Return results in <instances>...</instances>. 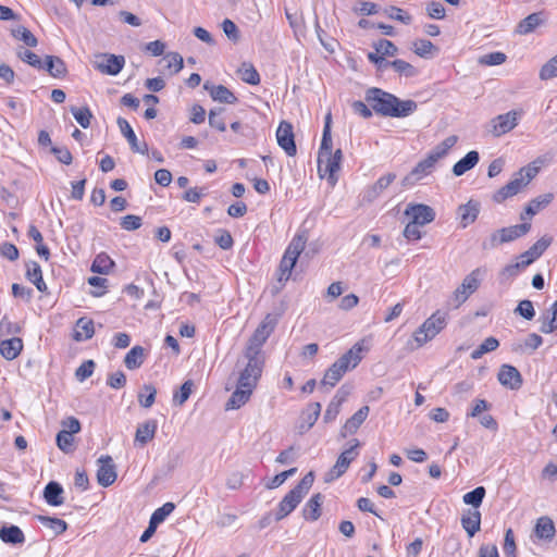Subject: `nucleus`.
Listing matches in <instances>:
<instances>
[{
    "label": "nucleus",
    "instance_id": "nucleus-39",
    "mask_svg": "<svg viewBox=\"0 0 557 557\" xmlns=\"http://www.w3.org/2000/svg\"><path fill=\"white\" fill-rule=\"evenodd\" d=\"M162 61L165 63L164 67L169 75L180 73L184 66L183 57L178 52H168Z\"/></svg>",
    "mask_w": 557,
    "mask_h": 557
},
{
    "label": "nucleus",
    "instance_id": "nucleus-58",
    "mask_svg": "<svg viewBox=\"0 0 557 557\" xmlns=\"http://www.w3.org/2000/svg\"><path fill=\"white\" fill-rule=\"evenodd\" d=\"M386 13L389 18L399 21L406 25L410 24L412 21L411 15L407 11H405L398 7L388 8L386 10Z\"/></svg>",
    "mask_w": 557,
    "mask_h": 557
},
{
    "label": "nucleus",
    "instance_id": "nucleus-61",
    "mask_svg": "<svg viewBox=\"0 0 557 557\" xmlns=\"http://www.w3.org/2000/svg\"><path fill=\"white\" fill-rule=\"evenodd\" d=\"M506 54L500 51H495L483 55L480 63L484 65H500L506 61Z\"/></svg>",
    "mask_w": 557,
    "mask_h": 557
},
{
    "label": "nucleus",
    "instance_id": "nucleus-22",
    "mask_svg": "<svg viewBox=\"0 0 557 557\" xmlns=\"http://www.w3.org/2000/svg\"><path fill=\"white\" fill-rule=\"evenodd\" d=\"M205 89L209 91L214 101L221 103H235L237 97L227 87L223 85H210L208 82L203 85Z\"/></svg>",
    "mask_w": 557,
    "mask_h": 557
},
{
    "label": "nucleus",
    "instance_id": "nucleus-51",
    "mask_svg": "<svg viewBox=\"0 0 557 557\" xmlns=\"http://www.w3.org/2000/svg\"><path fill=\"white\" fill-rule=\"evenodd\" d=\"M321 413L320 403H312L301 413V420L313 426Z\"/></svg>",
    "mask_w": 557,
    "mask_h": 557
},
{
    "label": "nucleus",
    "instance_id": "nucleus-46",
    "mask_svg": "<svg viewBox=\"0 0 557 557\" xmlns=\"http://www.w3.org/2000/svg\"><path fill=\"white\" fill-rule=\"evenodd\" d=\"M486 491L484 486H478L471 492H468L463 495V503L467 505H471L474 509H478L482 504L485 497Z\"/></svg>",
    "mask_w": 557,
    "mask_h": 557
},
{
    "label": "nucleus",
    "instance_id": "nucleus-30",
    "mask_svg": "<svg viewBox=\"0 0 557 557\" xmlns=\"http://www.w3.org/2000/svg\"><path fill=\"white\" fill-rule=\"evenodd\" d=\"M147 349L136 345L125 355L124 364L128 370L138 369L147 357Z\"/></svg>",
    "mask_w": 557,
    "mask_h": 557
},
{
    "label": "nucleus",
    "instance_id": "nucleus-47",
    "mask_svg": "<svg viewBox=\"0 0 557 557\" xmlns=\"http://www.w3.org/2000/svg\"><path fill=\"white\" fill-rule=\"evenodd\" d=\"M21 332L17 323L12 322L8 317H3L0 321V339L16 337L15 335Z\"/></svg>",
    "mask_w": 557,
    "mask_h": 557
},
{
    "label": "nucleus",
    "instance_id": "nucleus-26",
    "mask_svg": "<svg viewBox=\"0 0 557 557\" xmlns=\"http://www.w3.org/2000/svg\"><path fill=\"white\" fill-rule=\"evenodd\" d=\"M116 123L119 125L121 133L128 141L133 151L140 152V153L147 152V145L144 144L143 147H139L137 136H136L135 132L133 131L131 124L125 119L119 117Z\"/></svg>",
    "mask_w": 557,
    "mask_h": 557
},
{
    "label": "nucleus",
    "instance_id": "nucleus-5",
    "mask_svg": "<svg viewBox=\"0 0 557 557\" xmlns=\"http://www.w3.org/2000/svg\"><path fill=\"white\" fill-rule=\"evenodd\" d=\"M457 140L458 138L455 135L445 138L426 156V158L418 162L405 181H419L428 176L434 169L436 162L448 153V151L457 144Z\"/></svg>",
    "mask_w": 557,
    "mask_h": 557
},
{
    "label": "nucleus",
    "instance_id": "nucleus-59",
    "mask_svg": "<svg viewBox=\"0 0 557 557\" xmlns=\"http://www.w3.org/2000/svg\"><path fill=\"white\" fill-rule=\"evenodd\" d=\"M214 242L220 248L224 250L231 249L234 245V239L227 230H219Z\"/></svg>",
    "mask_w": 557,
    "mask_h": 557
},
{
    "label": "nucleus",
    "instance_id": "nucleus-13",
    "mask_svg": "<svg viewBox=\"0 0 557 557\" xmlns=\"http://www.w3.org/2000/svg\"><path fill=\"white\" fill-rule=\"evenodd\" d=\"M99 468L97 470L98 484L108 487L116 480V470L113 459L109 455H102L98 459Z\"/></svg>",
    "mask_w": 557,
    "mask_h": 557
},
{
    "label": "nucleus",
    "instance_id": "nucleus-33",
    "mask_svg": "<svg viewBox=\"0 0 557 557\" xmlns=\"http://www.w3.org/2000/svg\"><path fill=\"white\" fill-rule=\"evenodd\" d=\"M479 153L475 150L469 151L462 159L456 162L453 166V173L456 176H461L469 170L473 169L479 162Z\"/></svg>",
    "mask_w": 557,
    "mask_h": 557
},
{
    "label": "nucleus",
    "instance_id": "nucleus-45",
    "mask_svg": "<svg viewBox=\"0 0 557 557\" xmlns=\"http://www.w3.org/2000/svg\"><path fill=\"white\" fill-rule=\"evenodd\" d=\"M499 342L497 338L490 336L483 341L481 345H479L472 352V359H480L485 354L494 351L498 348Z\"/></svg>",
    "mask_w": 557,
    "mask_h": 557
},
{
    "label": "nucleus",
    "instance_id": "nucleus-29",
    "mask_svg": "<svg viewBox=\"0 0 557 557\" xmlns=\"http://www.w3.org/2000/svg\"><path fill=\"white\" fill-rule=\"evenodd\" d=\"M369 414V407L363 406L350 417L343 426L342 435L354 434L364 422Z\"/></svg>",
    "mask_w": 557,
    "mask_h": 557
},
{
    "label": "nucleus",
    "instance_id": "nucleus-6",
    "mask_svg": "<svg viewBox=\"0 0 557 557\" xmlns=\"http://www.w3.org/2000/svg\"><path fill=\"white\" fill-rule=\"evenodd\" d=\"M306 243L307 237L302 234H297L286 247L277 269V281L280 283L284 284L289 280L299 256L306 248Z\"/></svg>",
    "mask_w": 557,
    "mask_h": 557
},
{
    "label": "nucleus",
    "instance_id": "nucleus-44",
    "mask_svg": "<svg viewBox=\"0 0 557 557\" xmlns=\"http://www.w3.org/2000/svg\"><path fill=\"white\" fill-rule=\"evenodd\" d=\"M499 383H521L520 372L510 364H503L498 372Z\"/></svg>",
    "mask_w": 557,
    "mask_h": 557
},
{
    "label": "nucleus",
    "instance_id": "nucleus-37",
    "mask_svg": "<svg viewBox=\"0 0 557 557\" xmlns=\"http://www.w3.org/2000/svg\"><path fill=\"white\" fill-rule=\"evenodd\" d=\"M237 74L239 78L249 84V85H258L261 81L260 74L257 69L250 62H244L237 70Z\"/></svg>",
    "mask_w": 557,
    "mask_h": 557
},
{
    "label": "nucleus",
    "instance_id": "nucleus-43",
    "mask_svg": "<svg viewBox=\"0 0 557 557\" xmlns=\"http://www.w3.org/2000/svg\"><path fill=\"white\" fill-rule=\"evenodd\" d=\"M542 22L541 13H532L518 24L517 32L527 35L540 26Z\"/></svg>",
    "mask_w": 557,
    "mask_h": 557
},
{
    "label": "nucleus",
    "instance_id": "nucleus-36",
    "mask_svg": "<svg viewBox=\"0 0 557 557\" xmlns=\"http://www.w3.org/2000/svg\"><path fill=\"white\" fill-rule=\"evenodd\" d=\"M553 198H554L553 194L548 193V194H545V195H542V196H539V197L532 199L529 202V205L525 207L524 214H521L520 219L525 220V215H528V216L535 215L539 211H541L546 206H548L552 202Z\"/></svg>",
    "mask_w": 557,
    "mask_h": 557
},
{
    "label": "nucleus",
    "instance_id": "nucleus-48",
    "mask_svg": "<svg viewBox=\"0 0 557 557\" xmlns=\"http://www.w3.org/2000/svg\"><path fill=\"white\" fill-rule=\"evenodd\" d=\"M387 65H391L396 73L400 76L411 77L417 74V70L409 62L397 59L392 62H386Z\"/></svg>",
    "mask_w": 557,
    "mask_h": 557
},
{
    "label": "nucleus",
    "instance_id": "nucleus-19",
    "mask_svg": "<svg viewBox=\"0 0 557 557\" xmlns=\"http://www.w3.org/2000/svg\"><path fill=\"white\" fill-rule=\"evenodd\" d=\"M124 64L125 59L123 55L103 54L102 61L98 63L97 67L101 73L116 75L122 71Z\"/></svg>",
    "mask_w": 557,
    "mask_h": 557
},
{
    "label": "nucleus",
    "instance_id": "nucleus-38",
    "mask_svg": "<svg viewBox=\"0 0 557 557\" xmlns=\"http://www.w3.org/2000/svg\"><path fill=\"white\" fill-rule=\"evenodd\" d=\"M460 223L462 227L472 224L479 214L478 203L469 201L468 203L459 207Z\"/></svg>",
    "mask_w": 557,
    "mask_h": 557
},
{
    "label": "nucleus",
    "instance_id": "nucleus-15",
    "mask_svg": "<svg viewBox=\"0 0 557 557\" xmlns=\"http://www.w3.org/2000/svg\"><path fill=\"white\" fill-rule=\"evenodd\" d=\"M521 112L509 111L505 114H499L492 121V133L494 136L499 137L512 131L518 124V117Z\"/></svg>",
    "mask_w": 557,
    "mask_h": 557
},
{
    "label": "nucleus",
    "instance_id": "nucleus-49",
    "mask_svg": "<svg viewBox=\"0 0 557 557\" xmlns=\"http://www.w3.org/2000/svg\"><path fill=\"white\" fill-rule=\"evenodd\" d=\"M174 509L175 505L173 503H165L152 512L149 521L158 527L173 512Z\"/></svg>",
    "mask_w": 557,
    "mask_h": 557
},
{
    "label": "nucleus",
    "instance_id": "nucleus-2",
    "mask_svg": "<svg viewBox=\"0 0 557 557\" xmlns=\"http://www.w3.org/2000/svg\"><path fill=\"white\" fill-rule=\"evenodd\" d=\"M366 100L371 109L383 116L404 117L417 109L412 100H399L396 96L380 88H371L366 94Z\"/></svg>",
    "mask_w": 557,
    "mask_h": 557
},
{
    "label": "nucleus",
    "instance_id": "nucleus-25",
    "mask_svg": "<svg viewBox=\"0 0 557 557\" xmlns=\"http://www.w3.org/2000/svg\"><path fill=\"white\" fill-rule=\"evenodd\" d=\"M44 499L50 506L58 507L64 503L63 487L55 481H50L44 490Z\"/></svg>",
    "mask_w": 557,
    "mask_h": 557
},
{
    "label": "nucleus",
    "instance_id": "nucleus-31",
    "mask_svg": "<svg viewBox=\"0 0 557 557\" xmlns=\"http://www.w3.org/2000/svg\"><path fill=\"white\" fill-rule=\"evenodd\" d=\"M0 540L5 544H23L25 535L17 525H3L0 528Z\"/></svg>",
    "mask_w": 557,
    "mask_h": 557
},
{
    "label": "nucleus",
    "instance_id": "nucleus-41",
    "mask_svg": "<svg viewBox=\"0 0 557 557\" xmlns=\"http://www.w3.org/2000/svg\"><path fill=\"white\" fill-rule=\"evenodd\" d=\"M36 519L45 527L51 529L54 535L64 533L67 530V523L59 518L38 515Z\"/></svg>",
    "mask_w": 557,
    "mask_h": 557
},
{
    "label": "nucleus",
    "instance_id": "nucleus-63",
    "mask_svg": "<svg viewBox=\"0 0 557 557\" xmlns=\"http://www.w3.org/2000/svg\"><path fill=\"white\" fill-rule=\"evenodd\" d=\"M426 13L431 18L435 20H443L446 15L444 5L437 1H431L428 3Z\"/></svg>",
    "mask_w": 557,
    "mask_h": 557
},
{
    "label": "nucleus",
    "instance_id": "nucleus-9",
    "mask_svg": "<svg viewBox=\"0 0 557 557\" xmlns=\"http://www.w3.org/2000/svg\"><path fill=\"white\" fill-rule=\"evenodd\" d=\"M351 443V446L338 456L333 468L325 473V482H332L342 476L347 471L350 462L358 456V447L360 446V443L356 438L352 440Z\"/></svg>",
    "mask_w": 557,
    "mask_h": 557
},
{
    "label": "nucleus",
    "instance_id": "nucleus-16",
    "mask_svg": "<svg viewBox=\"0 0 557 557\" xmlns=\"http://www.w3.org/2000/svg\"><path fill=\"white\" fill-rule=\"evenodd\" d=\"M276 325V320L271 314H267L262 322L255 330L250 337V345L255 349H259L272 334Z\"/></svg>",
    "mask_w": 557,
    "mask_h": 557
},
{
    "label": "nucleus",
    "instance_id": "nucleus-23",
    "mask_svg": "<svg viewBox=\"0 0 557 557\" xmlns=\"http://www.w3.org/2000/svg\"><path fill=\"white\" fill-rule=\"evenodd\" d=\"M95 334V323L91 319L83 317L76 321L73 338L76 342L90 339Z\"/></svg>",
    "mask_w": 557,
    "mask_h": 557
},
{
    "label": "nucleus",
    "instance_id": "nucleus-57",
    "mask_svg": "<svg viewBox=\"0 0 557 557\" xmlns=\"http://www.w3.org/2000/svg\"><path fill=\"white\" fill-rule=\"evenodd\" d=\"M57 446L63 453L73 451V443L74 437L70 434V432H63L62 430L57 434Z\"/></svg>",
    "mask_w": 557,
    "mask_h": 557
},
{
    "label": "nucleus",
    "instance_id": "nucleus-55",
    "mask_svg": "<svg viewBox=\"0 0 557 557\" xmlns=\"http://www.w3.org/2000/svg\"><path fill=\"white\" fill-rule=\"evenodd\" d=\"M557 77V54L549 59L540 70V78L548 81Z\"/></svg>",
    "mask_w": 557,
    "mask_h": 557
},
{
    "label": "nucleus",
    "instance_id": "nucleus-50",
    "mask_svg": "<svg viewBox=\"0 0 557 557\" xmlns=\"http://www.w3.org/2000/svg\"><path fill=\"white\" fill-rule=\"evenodd\" d=\"M71 111H72V114H73L74 119L76 120V122L83 128H87L90 126L92 113L89 110V108H87V107L73 108Z\"/></svg>",
    "mask_w": 557,
    "mask_h": 557
},
{
    "label": "nucleus",
    "instance_id": "nucleus-32",
    "mask_svg": "<svg viewBox=\"0 0 557 557\" xmlns=\"http://www.w3.org/2000/svg\"><path fill=\"white\" fill-rule=\"evenodd\" d=\"M44 65V69L54 78H64L67 74L66 65L59 57L47 55Z\"/></svg>",
    "mask_w": 557,
    "mask_h": 557
},
{
    "label": "nucleus",
    "instance_id": "nucleus-54",
    "mask_svg": "<svg viewBox=\"0 0 557 557\" xmlns=\"http://www.w3.org/2000/svg\"><path fill=\"white\" fill-rule=\"evenodd\" d=\"M17 57L25 63L29 64L30 66L41 70L45 67L44 62L37 55L35 52L30 50H20L17 51Z\"/></svg>",
    "mask_w": 557,
    "mask_h": 557
},
{
    "label": "nucleus",
    "instance_id": "nucleus-18",
    "mask_svg": "<svg viewBox=\"0 0 557 557\" xmlns=\"http://www.w3.org/2000/svg\"><path fill=\"white\" fill-rule=\"evenodd\" d=\"M236 391H234L225 404V410H236L244 406L252 395L255 385H239Z\"/></svg>",
    "mask_w": 557,
    "mask_h": 557
},
{
    "label": "nucleus",
    "instance_id": "nucleus-35",
    "mask_svg": "<svg viewBox=\"0 0 557 557\" xmlns=\"http://www.w3.org/2000/svg\"><path fill=\"white\" fill-rule=\"evenodd\" d=\"M26 277L39 292H47V284L45 283L41 268L36 261H32L27 264Z\"/></svg>",
    "mask_w": 557,
    "mask_h": 557
},
{
    "label": "nucleus",
    "instance_id": "nucleus-40",
    "mask_svg": "<svg viewBox=\"0 0 557 557\" xmlns=\"http://www.w3.org/2000/svg\"><path fill=\"white\" fill-rule=\"evenodd\" d=\"M11 35L27 47L35 48L38 45L36 36L23 25L12 28Z\"/></svg>",
    "mask_w": 557,
    "mask_h": 557
},
{
    "label": "nucleus",
    "instance_id": "nucleus-60",
    "mask_svg": "<svg viewBox=\"0 0 557 557\" xmlns=\"http://www.w3.org/2000/svg\"><path fill=\"white\" fill-rule=\"evenodd\" d=\"M314 481L313 472H308L293 490L304 497L311 488Z\"/></svg>",
    "mask_w": 557,
    "mask_h": 557
},
{
    "label": "nucleus",
    "instance_id": "nucleus-12",
    "mask_svg": "<svg viewBox=\"0 0 557 557\" xmlns=\"http://www.w3.org/2000/svg\"><path fill=\"white\" fill-rule=\"evenodd\" d=\"M373 52L368 53V60L373 63L377 69H382L387 64L384 62L385 57H394L398 49L387 39H380L373 42Z\"/></svg>",
    "mask_w": 557,
    "mask_h": 557
},
{
    "label": "nucleus",
    "instance_id": "nucleus-21",
    "mask_svg": "<svg viewBox=\"0 0 557 557\" xmlns=\"http://www.w3.org/2000/svg\"><path fill=\"white\" fill-rule=\"evenodd\" d=\"M23 341L20 337L0 339V354L7 360L15 359L23 349Z\"/></svg>",
    "mask_w": 557,
    "mask_h": 557
},
{
    "label": "nucleus",
    "instance_id": "nucleus-56",
    "mask_svg": "<svg viewBox=\"0 0 557 557\" xmlns=\"http://www.w3.org/2000/svg\"><path fill=\"white\" fill-rule=\"evenodd\" d=\"M503 550L506 557H517V545L512 529H507L505 532Z\"/></svg>",
    "mask_w": 557,
    "mask_h": 557
},
{
    "label": "nucleus",
    "instance_id": "nucleus-8",
    "mask_svg": "<svg viewBox=\"0 0 557 557\" xmlns=\"http://www.w3.org/2000/svg\"><path fill=\"white\" fill-rule=\"evenodd\" d=\"M248 361L240 372L239 383H256L262 374L264 357L260 349L248 347L245 352Z\"/></svg>",
    "mask_w": 557,
    "mask_h": 557
},
{
    "label": "nucleus",
    "instance_id": "nucleus-34",
    "mask_svg": "<svg viewBox=\"0 0 557 557\" xmlns=\"http://www.w3.org/2000/svg\"><path fill=\"white\" fill-rule=\"evenodd\" d=\"M114 267L115 262L112 258L106 252H100L95 257L90 270L94 273L107 275L112 272Z\"/></svg>",
    "mask_w": 557,
    "mask_h": 557
},
{
    "label": "nucleus",
    "instance_id": "nucleus-17",
    "mask_svg": "<svg viewBox=\"0 0 557 557\" xmlns=\"http://www.w3.org/2000/svg\"><path fill=\"white\" fill-rule=\"evenodd\" d=\"M304 497L296 493L293 488L283 497L275 512V520L280 521L292 513L300 504Z\"/></svg>",
    "mask_w": 557,
    "mask_h": 557
},
{
    "label": "nucleus",
    "instance_id": "nucleus-28",
    "mask_svg": "<svg viewBox=\"0 0 557 557\" xmlns=\"http://www.w3.org/2000/svg\"><path fill=\"white\" fill-rule=\"evenodd\" d=\"M157 421L148 420L137 426L135 434V442L140 446H145L148 442H150L157 432Z\"/></svg>",
    "mask_w": 557,
    "mask_h": 557
},
{
    "label": "nucleus",
    "instance_id": "nucleus-14",
    "mask_svg": "<svg viewBox=\"0 0 557 557\" xmlns=\"http://www.w3.org/2000/svg\"><path fill=\"white\" fill-rule=\"evenodd\" d=\"M405 214L410 216V221L420 226L429 224L435 219L434 210L423 203H409L405 210Z\"/></svg>",
    "mask_w": 557,
    "mask_h": 557
},
{
    "label": "nucleus",
    "instance_id": "nucleus-42",
    "mask_svg": "<svg viewBox=\"0 0 557 557\" xmlns=\"http://www.w3.org/2000/svg\"><path fill=\"white\" fill-rule=\"evenodd\" d=\"M437 48L428 39H416L412 42V51L420 58H429L437 52Z\"/></svg>",
    "mask_w": 557,
    "mask_h": 557
},
{
    "label": "nucleus",
    "instance_id": "nucleus-1",
    "mask_svg": "<svg viewBox=\"0 0 557 557\" xmlns=\"http://www.w3.org/2000/svg\"><path fill=\"white\" fill-rule=\"evenodd\" d=\"M331 122L332 115L329 112L325 116L321 145L318 152V174L320 178L326 180L330 186L334 187L338 181L343 152L341 149L332 150Z\"/></svg>",
    "mask_w": 557,
    "mask_h": 557
},
{
    "label": "nucleus",
    "instance_id": "nucleus-52",
    "mask_svg": "<svg viewBox=\"0 0 557 557\" xmlns=\"http://www.w3.org/2000/svg\"><path fill=\"white\" fill-rule=\"evenodd\" d=\"M157 391L153 385H145L144 388L138 393V401L141 407L150 408L156 398Z\"/></svg>",
    "mask_w": 557,
    "mask_h": 557
},
{
    "label": "nucleus",
    "instance_id": "nucleus-20",
    "mask_svg": "<svg viewBox=\"0 0 557 557\" xmlns=\"http://www.w3.org/2000/svg\"><path fill=\"white\" fill-rule=\"evenodd\" d=\"M555 532L554 521L549 517L542 516L536 520L533 529V533L536 539L550 542L555 536Z\"/></svg>",
    "mask_w": 557,
    "mask_h": 557
},
{
    "label": "nucleus",
    "instance_id": "nucleus-24",
    "mask_svg": "<svg viewBox=\"0 0 557 557\" xmlns=\"http://www.w3.org/2000/svg\"><path fill=\"white\" fill-rule=\"evenodd\" d=\"M323 495L317 493L310 497L302 508V517L307 521H317L321 517V506L323 503Z\"/></svg>",
    "mask_w": 557,
    "mask_h": 557
},
{
    "label": "nucleus",
    "instance_id": "nucleus-7",
    "mask_svg": "<svg viewBox=\"0 0 557 557\" xmlns=\"http://www.w3.org/2000/svg\"><path fill=\"white\" fill-rule=\"evenodd\" d=\"M448 314L441 310L433 312L413 333L416 346L411 349L422 347L440 334L447 324Z\"/></svg>",
    "mask_w": 557,
    "mask_h": 557
},
{
    "label": "nucleus",
    "instance_id": "nucleus-11",
    "mask_svg": "<svg viewBox=\"0 0 557 557\" xmlns=\"http://www.w3.org/2000/svg\"><path fill=\"white\" fill-rule=\"evenodd\" d=\"M275 135L277 145L285 151V153L288 157H295L297 153V147L292 123L287 121H281Z\"/></svg>",
    "mask_w": 557,
    "mask_h": 557
},
{
    "label": "nucleus",
    "instance_id": "nucleus-10",
    "mask_svg": "<svg viewBox=\"0 0 557 557\" xmlns=\"http://www.w3.org/2000/svg\"><path fill=\"white\" fill-rule=\"evenodd\" d=\"M530 228V223H522L508 227H503L491 235L490 244L488 246L484 245V248H494L497 247L498 245L512 242L529 233Z\"/></svg>",
    "mask_w": 557,
    "mask_h": 557
},
{
    "label": "nucleus",
    "instance_id": "nucleus-53",
    "mask_svg": "<svg viewBox=\"0 0 557 557\" xmlns=\"http://www.w3.org/2000/svg\"><path fill=\"white\" fill-rule=\"evenodd\" d=\"M480 286L479 270H473L467 275L459 287L462 288L469 296L473 294Z\"/></svg>",
    "mask_w": 557,
    "mask_h": 557
},
{
    "label": "nucleus",
    "instance_id": "nucleus-64",
    "mask_svg": "<svg viewBox=\"0 0 557 557\" xmlns=\"http://www.w3.org/2000/svg\"><path fill=\"white\" fill-rule=\"evenodd\" d=\"M121 227L126 231H135L138 230L143 222L141 218L134 214H127L121 219Z\"/></svg>",
    "mask_w": 557,
    "mask_h": 557
},
{
    "label": "nucleus",
    "instance_id": "nucleus-4",
    "mask_svg": "<svg viewBox=\"0 0 557 557\" xmlns=\"http://www.w3.org/2000/svg\"><path fill=\"white\" fill-rule=\"evenodd\" d=\"M544 163L545 160L539 158L528 165L521 168L510 182H508L493 195V200L497 203H500L506 199L519 194L539 174Z\"/></svg>",
    "mask_w": 557,
    "mask_h": 557
},
{
    "label": "nucleus",
    "instance_id": "nucleus-3",
    "mask_svg": "<svg viewBox=\"0 0 557 557\" xmlns=\"http://www.w3.org/2000/svg\"><path fill=\"white\" fill-rule=\"evenodd\" d=\"M371 349V341L363 337L356 342L325 371L323 383L338 382L350 370L355 369Z\"/></svg>",
    "mask_w": 557,
    "mask_h": 557
},
{
    "label": "nucleus",
    "instance_id": "nucleus-27",
    "mask_svg": "<svg viewBox=\"0 0 557 557\" xmlns=\"http://www.w3.org/2000/svg\"><path fill=\"white\" fill-rule=\"evenodd\" d=\"M461 525L469 537L474 536L480 531L481 512L478 509H468L461 517Z\"/></svg>",
    "mask_w": 557,
    "mask_h": 557
},
{
    "label": "nucleus",
    "instance_id": "nucleus-62",
    "mask_svg": "<svg viewBox=\"0 0 557 557\" xmlns=\"http://www.w3.org/2000/svg\"><path fill=\"white\" fill-rule=\"evenodd\" d=\"M95 362L92 360L84 361L76 370L75 376L78 381L87 380L95 370Z\"/></svg>",
    "mask_w": 557,
    "mask_h": 557
}]
</instances>
